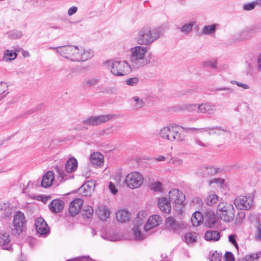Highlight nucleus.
<instances>
[{
    "instance_id": "obj_1",
    "label": "nucleus",
    "mask_w": 261,
    "mask_h": 261,
    "mask_svg": "<svg viewBox=\"0 0 261 261\" xmlns=\"http://www.w3.org/2000/svg\"><path fill=\"white\" fill-rule=\"evenodd\" d=\"M57 53L61 57L73 62H84L91 58L94 52L90 49L73 45H64L57 48Z\"/></svg>"
},
{
    "instance_id": "obj_2",
    "label": "nucleus",
    "mask_w": 261,
    "mask_h": 261,
    "mask_svg": "<svg viewBox=\"0 0 261 261\" xmlns=\"http://www.w3.org/2000/svg\"><path fill=\"white\" fill-rule=\"evenodd\" d=\"M195 128H187L171 124L163 127L159 132L160 138L169 142L181 143L186 140V133L188 130H193Z\"/></svg>"
},
{
    "instance_id": "obj_3",
    "label": "nucleus",
    "mask_w": 261,
    "mask_h": 261,
    "mask_svg": "<svg viewBox=\"0 0 261 261\" xmlns=\"http://www.w3.org/2000/svg\"><path fill=\"white\" fill-rule=\"evenodd\" d=\"M163 35V29L162 27H144L139 31L136 41L138 44L141 45H150Z\"/></svg>"
},
{
    "instance_id": "obj_4",
    "label": "nucleus",
    "mask_w": 261,
    "mask_h": 261,
    "mask_svg": "<svg viewBox=\"0 0 261 261\" xmlns=\"http://www.w3.org/2000/svg\"><path fill=\"white\" fill-rule=\"evenodd\" d=\"M147 48L137 45L130 49V63L136 68H140L147 65L150 62L151 57L147 54Z\"/></svg>"
},
{
    "instance_id": "obj_5",
    "label": "nucleus",
    "mask_w": 261,
    "mask_h": 261,
    "mask_svg": "<svg viewBox=\"0 0 261 261\" xmlns=\"http://www.w3.org/2000/svg\"><path fill=\"white\" fill-rule=\"evenodd\" d=\"M147 213L145 211L139 212L137 217L134 220V227L132 229L134 238L138 240H141L146 237V235L141 231L142 225L145 221Z\"/></svg>"
},
{
    "instance_id": "obj_6",
    "label": "nucleus",
    "mask_w": 261,
    "mask_h": 261,
    "mask_svg": "<svg viewBox=\"0 0 261 261\" xmlns=\"http://www.w3.org/2000/svg\"><path fill=\"white\" fill-rule=\"evenodd\" d=\"M109 64L111 72L115 76H123L131 71V67L126 61H111Z\"/></svg>"
},
{
    "instance_id": "obj_7",
    "label": "nucleus",
    "mask_w": 261,
    "mask_h": 261,
    "mask_svg": "<svg viewBox=\"0 0 261 261\" xmlns=\"http://www.w3.org/2000/svg\"><path fill=\"white\" fill-rule=\"evenodd\" d=\"M217 213L221 220L229 222L234 218L235 211L231 203H220L217 207Z\"/></svg>"
},
{
    "instance_id": "obj_8",
    "label": "nucleus",
    "mask_w": 261,
    "mask_h": 261,
    "mask_svg": "<svg viewBox=\"0 0 261 261\" xmlns=\"http://www.w3.org/2000/svg\"><path fill=\"white\" fill-rule=\"evenodd\" d=\"M143 175L138 172H132L129 173L125 178L127 186L131 189L139 188L143 184Z\"/></svg>"
},
{
    "instance_id": "obj_9",
    "label": "nucleus",
    "mask_w": 261,
    "mask_h": 261,
    "mask_svg": "<svg viewBox=\"0 0 261 261\" xmlns=\"http://www.w3.org/2000/svg\"><path fill=\"white\" fill-rule=\"evenodd\" d=\"M25 224V219L23 213L20 211L17 212L14 216V228L13 229V233L19 235L22 232Z\"/></svg>"
},
{
    "instance_id": "obj_10",
    "label": "nucleus",
    "mask_w": 261,
    "mask_h": 261,
    "mask_svg": "<svg viewBox=\"0 0 261 261\" xmlns=\"http://www.w3.org/2000/svg\"><path fill=\"white\" fill-rule=\"evenodd\" d=\"M253 199L250 196L241 195L237 197L234 200L236 207L241 210H249L252 205Z\"/></svg>"
},
{
    "instance_id": "obj_11",
    "label": "nucleus",
    "mask_w": 261,
    "mask_h": 261,
    "mask_svg": "<svg viewBox=\"0 0 261 261\" xmlns=\"http://www.w3.org/2000/svg\"><path fill=\"white\" fill-rule=\"evenodd\" d=\"M112 118L111 115H101L97 116L90 117L83 121V123L86 125H96L106 122Z\"/></svg>"
},
{
    "instance_id": "obj_12",
    "label": "nucleus",
    "mask_w": 261,
    "mask_h": 261,
    "mask_svg": "<svg viewBox=\"0 0 261 261\" xmlns=\"http://www.w3.org/2000/svg\"><path fill=\"white\" fill-rule=\"evenodd\" d=\"M77 167V162L74 158H70L67 162L65 165L66 172L59 170V174L62 179H67L66 173H71L74 171Z\"/></svg>"
},
{
    "instance_id": "obj_13",
    "label": "nucleus",
    "mask_w": 261,
    "mask_h": 261,
    "mask_svg": "<svg viewBox=\"0 0 261 261\" xmlns=\"http://www.w3.org/2000/svg\"><path fill=\"white\" fill-rule=\"evenodd\" d=\"M169 198L171 202L175 205H181L185 199L183 193L176 189L171 190L169 193Z\"/></svg>"
},
{
    "instance_id": "obj_14",
    "label": "nucleus",
    "mask_w": 261,
    "mask_h": 261,
    "mask_svg": "<svg viewBox=\"0 0 261 261\" xmlns=\"http://www.w3.org/2000/svg\"><path fill=\"white\" fill-rule=\"evenodd\" d=\"M162 222V218L158 215H153L148 219L147 222L143 226L144 230L147 232L151 229L159 225Z\"/></svg>"
},
{
    "instance_id": "obj_15",
    "label": "nucleus",
    "mask_w": 261,
    "mask_h": 261,
    "mask_svg": "<svg viewBox=\"0 0 261 261\" xmlns=\"http://www.w3.org/2000/svg\"><path fill=\"white\" fill-rule=\"evenodd\" d=\"M83 205V201L80 198H75L70 203L69 213L71 216H75L81 211Z\"/></svg>"
},
{
    "instance_id": "obj_16",
    "label": "nucleus",
    "mask_w": 261,
    "mask_h": 261,
    "mask_svg": "<svg viewBox=\"0 0 261 261\" xmlns=\"http://www.w3.org/2000/svg\"><path fill=\"white\" fill-rule=\"evenodd\" d=\"M257 30V29L254 27L245 28L237 34V39L241 41L250 39L251 34L256 33Z\"/></svg>"
},
{
    "instance_id": "obj_17",
    "label": "nucleus",
    "mask_w": 261,
    "mask_h": 261,
    "mask_svg": "<svg viewBox=\"0 0 261 261\" xmlns=\"http://www.w3.org/2000/svg\"><path fill=\"white\" fill-rule=\"evenodd\" d=\"M216 105L211 102L202 103L197 106V112L213 114L216 111Z\"/></svg>"
},
{
    "instance_id": "obj_18",
    "label": "nucleus",
    "mask_w": 261,
    "mask_h": 261,
    "mask_svg": "<svg viewBox=\"0 0 261 261\" xmlns=\"http://www.w3.org/2000/svg\"><path fill=\"white\" fill-rule=\"evenodd\" d=\"M37 232L41 235H45L49 232V228L46 222L42 218H38L35 221Z\"/></svg>"
},
{
    "instance_id": "obj_19",
    "label": "nucleus",
    "mask_w": 261,
    "mask_h": 261,
    "mask_svg": "<svg viewBox=\"0 0 261 261\" xmlns=\"http://www.w3.org/2000/svg\"><path fill=\"white\" fill-rule=\"evenodd\" d=\"M194 130H198V132H208L210 135H222L227 133L226 128L222 126H216L213 127H206L205 128H195Z\"/></svg>"
},
{
    "instance_id": "obj_20",
    "label": "nucleus",
    "mask_w": 261,
    "mask_h": 261,
    "mask_svg": "<svg viewBox=\"0 0 261 261\" xmlns=\"http://www.w3.org/2000/svg\"><path fill=\"white\" fill-rule=\"evenodd\" d=\"M217 221L215 213L212 211H206L203 214V223L208 227H213Z\"/></svg>"
},
{
    "instance_id": "obj_21",
    "label": "nucleus",
    "mask_w": 261,
    "mask_h": 261,
    "mask_svg": "<svg viewBox=\"0 0 261 261\" xmlns=\"http://www.w3.org/2000/svg\"><path fill=\"white\" fill-rule=\"evenodd\" d=\"M217 172L216 169L213 167L201 166L197 170V174L200 176L208 177L214 175Z\"/></svg>"
},
{
    "instance_id": "obj_22",
    "label": "nucleus",
    "mask_w": 261,
    "mask_h": 261,
    "mask_svg": "<svg viewBox=\"0 0 261 261\" xmlns=\"http://www.w3.org/2000/svg\"><path fill=\"white\" fill-rule=\"evenodd\" d=\"M64 206V202L60 199H54L49 203L48 207L53 213H58L62 211Z\"/></svg>"
},
{
    "instance_id": "obj_23",
    "label": "nucleus",
    "mask_w": 261,
    "mask_h": 261,
    "mask_svg": "<svg viewBox=\"0 0 261 261\" xmlns=\"http://www.w3.org/2000/svg\"><path fill=\"white\" fill-rule=\"evenodd\" d=\"M12 245L10 235L6 233L2 232L0 233V246L4 249H9Z\"/></svg>"
},
{
    "instance_id": "obj_24",
    "label": "nucleus",
    "mask_w": 261,
    "mask_h": 261,
    "mask_svg": "<svg viewBox=\"0 0 261 261\" xmlns=\"http://www.w3.org/2000/svg\"><path fill=\"white\" fill-rule=\"evenodd\" d=\"M90 161L93 166H101L104 162L103 155L99 152H94L90 157Z\"/></svg>"
},
{
    "instance_id": "obj_25",
    "label": "nucleus",
    "mask_w": 261,
    "mask_h": 261,
    "mask_svg": "<svg viewBox=\"0 0 261 261\" xmlns=\"http://www.w3.org/2000/svg\"><path fill=\"white\" fill-rule=\"evenodd\" d=\"M95 183L94 181H88L83 184L79 189L80 193H82L84 195L87 196L94 190Z\"/></svg>"
},
{
    "instance_id": "obj_26",
    "label": "nucleus",
    "mask_w": 261,
    "mask_h": 261,
    "mask_svg": "<svg viewBox=\"0 0 261 261\" xmlns=\"http://www.w3.org/2000/svg\"><path fill=\"white\" fill-rule=\"evenodd\" d=\"M54 180V173L53 171H47L43 176L41 180V186L44 188L50 187Z\"/></svg>"
},
{
    "instance_id": "obj_27",
    "label": "nucleus",
    "mask_w": 261,
    "mask_h": 261,
    "mask_svg": "<svg viewBox=\"0 0 261 261\" xmlns=\"http://www.w3.org/2000/svg\"><path fill=\"white\" fill-rule=\"evenodd\" d=\"M159 208L165 213H169L171 210L170 203L166 198H160L158 200V203Z\"/></svg>"
},
{
    "instance_id": "obj_28",
    "label": "nucleus",
    "mask_w": 261,
    "mask_h": 261,
    "mask_svg": "<svg viewBox=\"0 0 261 261\" xmlns=\"http://www.w3.org/2000/svg\"><path fill=\"white\" fill-rule=\"evenodd\" d=\"M96 213L98 217L102 221L106 220L110 217V212L105 206L100 205L98 207Z\"/></svg>"
},
{
    "instance_id": "obj_29",
    "label": "nucleus",
    "mask_w": 261,
    "mask_h": 261,
    "mask_svg": "<svg viewBox=\"0 0 261 261\" xmlns=\"http://www.w3.org/2000/svg\"><path fill=\"white\" fill-rule=\"evenodd\" d=\"M130 102L133 109L135 110L142 108L145 105L143 99L138 96L133 97L130 99Z\"/></svg>"
},
{
    "instance_id": "obj_30",
    "label": "nucleus",
    "mask_w": 261,
    "mask_h": 261,
    "mask_svg": "<svg viewBox=\"0 0 261 261\" xmlns=\"http://www.w3.org/2000/svg\"><path fill=\"white\" fill-rule=\"evenodd\" d=\"M166 225L168 228L174 231H177L181 227L180 224L176 222L173 218L171 217L167 219Z\"/></svg>"
},
{
    "instance_id": "obj_31",
    "label": "nucleus",
    "mask_w": 261,
    "mask_h": 261,
    "mask_svg": "<svg viewBox=\"0 0 261 261\" xmlns=\"http://www.w3.org/2000/svg\"><path fill=\"white\" fill-rule=\"evenodd\" d=\"M130 214L127 211L121 210L116 214L117 220L121 222H125L129 219Z\"/></svg>"
},
{
    "instance_id": "obj_32",
    "label": "nucleus",
    "mask_w": 261,
    "mask_h": 261,
    "mask_svg": "<svg viewBox=\"0 0 261 261\" xmlns=\"http://www.w3.org/2000/svg\"><path fill=\"white\" fill-rule=\"evenodd\" d=\"M203 215L200 212H195L192 215L191 220L193 226H197L203 223Z\"/></svg>"
},
{
    "instance_id": "obj_33",
    "label": "nucleus",
    "mask_w": 261,
    "mask_h": 261,
    "mask_svg": "<svg viewBox=\"0 0 261 261\" xmlns=\"http://www.w3.org/2000/svg\"><path fill=\"white\" fill-rule=\"evenodd\" d=\"M220 233L216 230L207 231L205 233V239L207 241H217L220 238Z\"/></svg>"
},
{
    "instance_id": "obj_34",
    "label": "nucleus",
    "mask_w": 261,
    "mask_h": 261,
    "mask_svg": "<svg viewBox=\"0 0 261 261\" xmlns=\"http://www.w3.org/2000/svg\"><path fill=\"white\" fill-rule=\"evenodd\" d=\"M219 25L213 24L209 25L204 26L201 30V33L203 35H213L216 31V27Z\"/></svg>"
},
{
    "instance_id": "obj_35",
    "label": "nucleus",
    "mask_w": 261,
    "mask_h": 261,
    "mask_svg": "<svg viewBox=\"0 0 261 261\" xmlns=\"http://www.w3.org/2000/svg\"><path fill=\"white\" fill-rule=\"evenodd\" d=\"M195 24L194 21H189L187 23H184L179 28L180 31L184 34L187 35L191 32L193 30V26Z\"/></svg>"
},
{
    "instance_id": "obj_36",
    "label": "nucleus",
    "mask_w": 261,
    "mask_h": 261,
    "mask_svg": "<svg viewBox=\"0 0 261 261\" xmlns=\"http://www.w3.org/2000/svg\"><path fill=\"white\" fill-rule=\"evenodd\" d=\"M17 56V54L15 52L7 49L4 51L3 60L6 62L12 61L15 59Z\"/></svg>"
},
{
    "instance_id": "obj_37",
    "label": "nucleus",
    "mask_w": 261,
    "mask_h": 261,
    "mask_svg": "<svg viewBox=\"0 0 261 261\" xmlns=\"http://www.w3.org/2000/svg\"><path fill=\"white\" fill-rule=\"evenodd\" d=\"M196 233L195 232H188L185 235V240L187 244L193 243L196 241Z\"/></svg>"
},
{
    "instance_id": "obj_38",
    "label": "nucleus",
    "mask_w": 261,
    "mask_h": 261,
    "mask_svg": "<svg viewBox=\"0 0 261 261\" xmlns=\"http://www.w3.org/2000/svg\"><path fill=\"white\" fill-rule=\"evenodd\" d=\"M8 89V85L5 82H0V99L4 98L7 94L8 92H6Z\"/></svg>"
},
{
    "instance_id": "obj_39",
    "label": "nucleus",
    "mask_w": 261,
    "mask_h": 261,
    "mask_svg": "<svg viewBox=\"0 0 261 261\" xmlns=\"http://www.w3.org/2000/svg\"><path fill=\"white\" fill-rule=\"evenodd\" d=\"M99 83V79L93 77L86 80L83 82V85L85 87H90L96 85Z\"/></svg>"
},
{
    "instance_id": "obj_40",
    "label": "nucleus",
    "mask_w": 261,
    "mask_h": 261,
    "mask_svg": "<svg viewBox=\"0 0 261 261\" xmlns=\"http://www.w3.org/2000/svg\"><path fill=\"white\" fill-rule=\"evenodd\" d=\"M218 200V196L215 194H210L206 198V204L208 205H213Z\"/></svg>"
},
{
    "instance_id": "obj_41",
    "label": "nucleus",
    "mask_w": 261,
    "mask_h": 261,
    "mask_svg": "<svg viewBox=\"0 0 261 261\" xmlns=\"http://www.w3.org/2000/svg\"><path fill=\"white\" fill-rule=\"evenodd\" d=\"M103 238L111 241H116L120 239V236L113 232L107 233L103 237Z\"/></svg>"
},
{
    "instance_id": "obj_42",
    "label": "nucleus",
    "mask_w": 261,
    "mask_h": 261,
    "mask_svg": "<svg viewBox=\"0 0 261 261\" xmlns=\"http://www.w3.org/2000/svg\"><path fill=\"white\" fill-rule=\"evenodd\" d=\"M203 64L205 67H211L213 69L217 68V61L215 59L206 61L203 62Z\"/></svg>"
},
{
    "instance_id": "obj_43",
    "label": "nucleus",
    "mask_w": 261,
    "mask_h": 261,
    "mask_svg": "<svg viewBox=\"0 0 261 261\" xmlns=\"http://www.w3.org/2000/svg\"><path fill=\"white\" fill-rule=\"evenodd\" d=\"M197 106L198 105L196 104H187L184 105L182 109L188 111L192 112L196 110H197Z\"/></svg>"
},
{
    "instance_id": "obj_44",
    "label": "nucleus",
    "mask_w": 261,
    "mask_h": 261,
    "mask_svg": "<svg viewBox=\"0 0 261 261\" xmlns=\"http://www.w3.org/2000/svg\"><path fill=\"white\" fill-rule=\"evenodd\" d=\"M260 254H261V252L255 254H252L249 256H246L244 261H255V259H257L259 258Z\"/></svg>"
},
{
    "instance_id": "obj_45",
    "label": "nucleus",
    "mask_w": 261,
    "mask_h": 261,
    "mask_svg": "<svg viewBox=\"0 0 261 261\" xmlns=\"http://www.w3.org/2000/svg\"><path fill=\"white\" fill-rule=\"evenodd\" d=\"M169 162L176 166H180L182 164V160L178 158L173 157L170 159Z\"/></svg>"
},
{
    "instance_id": "obj_46",
    "label": "nucleus",
    "mask_w": 261,
    "mask_h": 261,
    "mask_svg": "<svg viewBox=\"0 0 261 261\" xmlns=\"http://www.w3.org/2000/svg\"><path fill=\"white\" fill-rule=\"evenodd\" d=\"M256 6V5L255 4V2H253L251 3H249L244 4L243 5V9L245 10L250 11V10L254 9Z\"/></svg>"
},
{
    "instance_id": "obj_47",
    "label": "nucleus",
    "mask_w": 261,
    "mask_h": 261,
    "mask_svg": "<svg viewBox=\"0 0 261 261\" xmlns=\"http://www.w3.org/2000/svg\"><path fill=\"white\" fill-rule=\"evenodd\" d=\"M138 81L137 77H131L126 80V83L128 85L134 86L138 84Z\"/></svg>"
},
{
    "instance_id": "obj_48",
    "label": "nucleus",
    "mask_w": 261,
    "mask_h": 261,
    "mask_svg": "<svg viewBox=\"0 0 261 261\" xmlns=\"http://www.w3.org/2000/svg\"><path fill=\"white\" fill-rule=\"evenodd\" d=\"M245 215L244 213L241 212V213H238V214L236 217V223L237 224H241L243 222V220L245 218Z\"/></svg>"
},
{
    "instance_id": "obj_49",
    "label": "nucleus",
    "mask_w": 261,
    "mask_h": 261,
    "mask_svg": "<svg viewBox=\"0 0 261 261\" xmlns=\"http://www.w3.org/2000/svg\"><path fill=\"white\" fill-rule=\"evenodd\" d=\"M255 239L258 241H261V224H259L256 227L255 233Z\"/></svg>"
},
{
    "instance_id": "obj_50",
    "label": "nucleus",
    "mask_w": 261,
    "mask_h": 261,
    "mask_svg": "<svg viewBox=\"0 0 261 261\" xmlns=\"http://www.w3.org/2000/svg\"><path fill=\"white\" fill-rule=\"evenodd\" d=\"M221 254L216 251L213 253L211 261H220L221 260Z\"/></svg>"
},
{
    "instance_id": "obj_51",
    "label": "nucleus",
    "mask_w": 261,
    "mask_h": 261,
    "mask_svg": "<svg viewBox=\"0 0 261 261\" xmlns=\"http://www.w3.org/2000/svg\"><path fill=\"white\" fill-rule=\"evenodd\" d=\"M152 189L155 191H160L162 189V184L160 182H156L151 185Z\"/></svg>"
},
{
    "instance_id": "obj_52",
    "label": "nucleus",
    "mask_w": 261,
    "mask_h": 261,
    "mask_svg": "<svg viewBox=\"0 0 261 261\" xmlns=\"http://www.w3.org/2000/svg\"><path fill=\"white\" fill-rule=\"evenodd\" d=\"M230 83L232 84H236L238 86L241 87L244 89H248L249 88V87L247 84H243L236 81H231Z\"/></svg>"
},
{
    "instance_id": "obj_53",
    "label": "nucleus",
    "mask_w": 261,
    "mask_h": 261,
    "mask_svg": "<svg viewBox=\"0 0 261 261\" xmlns=\"http://www.w3.org/2000/svg\"><path fill=\"white\" fill-rule=\"evenodd\" d=\"M224 179L222 178H217L212 179L210 181V184H212L213 183H216L217 184L219 185L220 186L223 185L224 184Z\"/></svg>"
},
{
    "instance_id": "obj_54",
    "label": "nucleus",
    "mask_w": 261,
    "mask_h": 261,
    "mask_svg": "<svg viewBox=\"0 0 261 261\" xmlns=\"http://www.w3.org/2000/svg\"><path fill=\"white\" fill-rule=\"evenodd\" d=\"M84 211H85V214H84L86 216L87 218H89L92 217L93 213V210L91 207H88L86 210H84Z\"/></svg>"
},
{
    "instance_id": "obj_55",
    "label": "nucleus",
    "mask_w": 261,
    "mask_h": 261,
    "mask_svg": "<svg viewBox=\"0 0 261 261\" xmlns=\"http://www.w3.org/2000/svg\"><path fill=\"white\" fill-rule=\"evenodd\" d=\"M224 257L226 261H233L234 259L233 255L231 252H227L225 253Z\"/></svg>"
},
{
    "instance_id": "obj_56",
    "label": "nucleus",
    "mask_w": 261,
    "mask_h": 261,
    "mask_svg": "<svg viewBox=\"0 0 261 261\" xmlns=\"http://www.w3.org/2000/svg\"><path fill=\"white\" fill-rule=\"evenodd\" d=\"M109 188L111 192L114 195L116 194L118 192V190L116 189L115 186L111 182L109 184Z\"/></svg>"
},
{
    "instance_id": "obj_57",
    "label": "nucleus",
    "mask_w": 261,
    "mask_h": 261,
    "mask_svg": "<svg viewBox=\"0 0 261 261\" xmlns=\"http://www.w3.org/2000/svg\"><path fill=\"white\" fill-rule=\"evenodd\" d=\"M256 66L257 70L261 71V54L257 56Z\"/></svg>"
},
{
    "instance_id": "obj_58",
    "label": "nucleus",
    "mask_w": 261,
    "mask_h": 261,
    "mask_svg": "<svg viewBox=\"0 0 261 261\" xmlns=\"http://www.w3.org/2000/svg\"><path fill=\"white\" fill-rule=\"evenodd\" d=\"M77 7H76L75 6L71 7V8H70L69 9V10L68 11V14L69 16H71V15L74 14L77 11Z\"/></svg>"
},
{
    "instance_id": "obj_59",
    "label": "nucleus",
    "mask_w": 261,
    "mask_h": 261,
    "mask_svg": "<svg viewBox=\"0 0 261 261\" xmlns=\"http://www.w3.org/2000/svg\"><path fill=\"white\" fill-rule=\"evenodd\" d=\"M236 236L230 235L229 236V241L233 244L236 247H237V243L236 241Z\"/></svg>"
},
{
    "instance_id": "obj_60",
    "label": "nucleus",
    "mask_w": 261,
    "mask_h": 261,
    "mask_svg": "<svg viewBox=\"0 0 261 261\" xmlns=\"http://www.w3.org/2000/svg\"><path fill=\"white\" fill-rule=\"evenodd\" d=\"M105 130L106 135L113 134L115 132V130L113 128V127L107 128L105 129Z\"/></svg>"
},
{
    "instance_id": "obj_61",
    "label": "nucleus",
    "mask_w": 261,
    "mask_h": 261,
    "mask_svg": "<svg viewBox=\"0 0 261 261\" xmlns=\"http://www.w3.org/2000/svg\"><path fill=\"white\" fill-rule=\"evenodd\" d=\"M222 90H227V91H228L230 93H232L233 92V90L232 89L228 88V87L220 88L216 90V91H222Z\"/></svg>"
},
{
    "instance_id": "obj_62",
    "label": "nucleus",
    "mask_w": 261,
    "mask_h": 261,
    "mask_svg": "<svg viewBox=\"0 0 261 261\" xmlns=\"http://www.w3.org/2000/svg\"><path fill=\"white\" fill-rule=\"evenodd\" d=\"M96 136L101 137L106 135L105 129H101L97 132L96 134Z\"/></svg>"
},
{
    "instance_id": "obj_63",
    "label": "nucleus",
    "mask_w": 261,
    "mask_h": 261,
    "mask_svg": "<svg viewBox=\"0 0 261 261\" xmlns=\"http://www.w3.org/2000/svg\"><path fill=\"white\" fill-rule=\"evenodd\" d=\"M155 160L156 161H164L165 160V158L164 156L160 155L159 157L155 159Z\"/></svg>"
},
{
    "instance_id": "obj_64",
    "label": "nucleus",
    "mask_w": 261,
    "mask_h": 261,
    "mask_svg": "<svg viewBox=\"0 0 261 261\" xmlns=\"http://www.w3.org/2000/svg\"><path fill=\"white\" fill-rule=\"evenodd\" d=\"M33 199H35L38 201H44V197L42 196H37L32 198Z\"/></svg>"
}]
</instances>
